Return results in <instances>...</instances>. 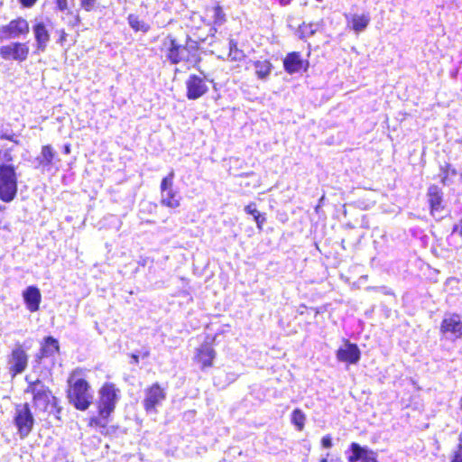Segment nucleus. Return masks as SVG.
I'll return each mask as SVG.
<instances>
[{
  "instance_id": "f257e3e1",
  "label": "nucleus",
  "mask_w": 462,
  "mask_h": 462,
  "mask_svg": "<svg viewBox=\"0 0 462 462\" xmlns=\"http://www.w3.org/2000/svg\"><path fill=\"white\" fill-rule=\"evenodd\" d=\"M120 398V390L114 383H106L98 390V418L92 419L91 425L105 427L108 418L114 412Z\"/></svg>"
},
{
  "instance_id": "f03ea898",
  "label": "nucleus",
  "mask_w": 462,
  "mask_h": 462,
  "mask_svg": "<svg viewBox=\"0 0 462 462\" xmlns=\"http://www.w3.org/2000/svg\"><path fill=\"white\" fill-rule=\"evenodd\" d=\"M79 375H81L80 369H76L70 374L68 380V397L76 409L85 411L90 406L93 395L88 383L82 378H77Z\"/></svg>"
},
{
  "instance_id": "7ed1b4c3",
  "label": "nucleus",
  "mask_w": 462,
  "mask_h": 462,
  "mask_svg": "<svg viewBox=\"0 0 462 462\" xmlns=\"http://www.w3.org/2000/svg\"><path fill=\"white\" fill-rule=\"evenodd\" d=\"M164 45L166 47L165 56L172 64L183 62L186 69H190L196 67L200 60L199 50L194 44L181 46L175 40L169 39Z\"/></svg>"
},
{
  "instance_id": "20e7f679",
  "label": "nucleus",
  "mask_w": 462,
  "mask_h": 462,
  "mask_svg": "<svg viewBox=\"0 0 462 462\" xmlns=\"http://www.w3.org/2000/svg\"><path fill=\"white\" fill-rule=\"evenodd\" d=\"M18 190V178L15 168L12 164H0V199L11 202Z\"/></svg>"
},
{
  "instance_id": "39448f33",
  "label": "nucleus",
  "mask_w": 462,
  "mask_h": 462,
  "mask_svg": "<svg viewBox=\"0 0 462 462\" xmlns=\"http://www.w3.org/2000/svg\"><path fill=\"white\" fill-rule=\"evenodd\" d=\"M14 423L21 439H24L30 434L33 427L34 419L28 404L16 406Z\"/></svg>"
},
{
  "instance_id": "423d86ee",
  "label": "nucleus",
  "mask_w": 462,
  "mask_h": 462,
  "mask_svg": "<svg viewBox=\"0 0 462 462\" xmlns=\"http://www.w3.org/2000/svg\"><path fill=\"white\" fill-rule=\"evenodd\" d=\"M180 196L173 189V173L162 179L161 182V204L169 208H177L180 206Z\"/></svg>"
},
{
  "instance_id": "0eeeda50",
  "label": "nucleus",
  "mask_w": 462,
  "mask_h": 462,
  "mask_svg": "<svg viewBox=\"0 0 462 462\" xmlns=\"http://www.w3.org/2000/svg\"><path fill=\"white\" fill-rule=\"evenodd\" d=\"M216 356L217 352L212 343L204 342L195 349L193 362L200 370L205 371L214 365Z\"/></svg>"
},
{
  "instance_id": "6e6552de",
  "label": "nucleus",
  "mask_w": 462,
  "mask_h": 462,
  "mask_svg": "<svg viewBox=\"0 0 462 462\" xmlns=\"http://www.w3.org/2000/svg\"><path fill=\"white\" fill-rule=\"evenodd\" d=\"M29 46L23 42H11L0 47V57L5 60L22 62L29 55Z\"/></svg>"
},
{
  "instance_id": "1a4fd4ad",
  "label": "nucleus",
  "mask_w": 462,
  "mask_h": 462,
  "mask_svg": "<svg viewBox=\"0 0 462 462\" xmlns=\"http://www.w3.org/2000/svg\"><path fill=\"white\" fill-rule=\"evenodd\" d=\"M337 361L346 365H356L361 357V351L356 344L345 340L336 352Z\"/></svg>"
},
{
  "instance_id": "9d476101",
  "label": "nucleus",
  "mask_w": 462,
  "mask_h": 462,
  "mask_svg": "<svg viewBox=\"0 0 462 462\" xmlns=\"http://www.w3.org/2000/svg\"><path fill=\"white\" fill-rule=\"evenodd\" d=\"M187 97L189 100H196L204 96L208 87L205 76L191 74L186 80Z\"/></svg>"
},
{
  "instance_id": "9b49d317",
  "label": "nucleus",
  "mask_w": 462,
  "mask_h": 462,
  "mask_svg": "<svg viewBox=\"0 0 462 462\" xmlns=\"http://www.w3.org/2000/svg\"><path fill=\"white\" fill-rule=\"evenodd\" d=\"M440 332L451 339L462 337V319L457 314L446 316L440 324Z\"/></svg>"
},
{
  "instance_id": "f8f14e48",
  "label": "nucleus",
  "mask_w": 462,
  "mask_h": 462,
  "mask_svg": "<svg viewBox=\"0 0 462 462\" xmlns=\"http://www.w3.org/2000/svg\"><path fill=\"white\" fill-rule=\"evenodd\" d=\"M29 32V24L26 20L18 18L6 25L0 26V40L17 38Z\"/></svg>"
},
{
  "instance_id": "ddd939ff",
  "label": "nucleus",
  "mask_w": 462,
  "mask_h": 462,
  "mask_svg": "<svg viewBox=\"0 0 462 462\" xmlns=\"http://www.w3.org/2000/svg\"><path fill=\"white\" fill-rule=\"evenodd\" d=\"M33 394L34 406L42 411H45L53 398L51 391L40 382H36L30 386Z\"/></svg>"
},
{
  "instance_id": "4468645a",
  "label": "nucleus",
  "mask_w": 462,
  "mask_h": 462,
  "mask_svg": "<svg viewBox=\"0 0 462 462\" xmlns=\"http://www.w3.org/2000/svg\"><path fill=\"white\" fill-rule=\"evenodd\" d=\"M165 399L164 390L157 383L145 390L143 407L147 412L155 411L156 406Z\"/></svg>"
},
{
  "instance_id": "2eb2a0df",
  "label": "nucleus",
  "mask_w": 462,
  "mask_h": 462,
  "mask_svg": "<svg viewBox=\"0 0 462 462\" xmlns=\"http://www.w3.org/2000/svg\"><path fill=\"white\" fill-rule=\"evenodd\" d=\"M22 297L26 309L33 313L40 310L42 302V293L38 287L31 285L26 287L23 292Z\"/></svg>"
},
{
  "instance_id": "dca6fc26",
  "label": "nucleus",
  "mask_w": 462,
  "mask_h": 462,
  "mask_svg": "<svg viewBox=\"0 0 462 462\" xmlns=\"http://www.w3.org/2000/svg\"><path fill=\"white\" fill-rule=\"evenodd\" d=\"M283 67L286 72L293 74L300 71L301 69L306 70L309 67V62L302 60L300 53L291 52L284 58Z\"/></svg>"
},
{
  "instance_id": "f3484780",
  "label": "nucleus",
  "mask_w": 462,
  "mask_h": 462,
  "mask_svg": "<svg viewBox=\"0 0 462 462\" xmlns=\"http://www.w3.org/2000/svg\"><path fill=\"white\" fill-rule=\"evenodd\" d=\"M10 364L11 371L14 373V374H20L26 368L27 355L21 346H18L13 350Z\"/></svg>"
},
{
  "instance_id": "a211bd4d",
  "label": "nucleus",
  "mask_w": 462,
  "mask_h": 462,
  "mask_svg": "<svg viewBox=\"0 0 462 462\" xmlns=\"http://www.w3.org/2000/svg\"><path fill=\"white\" fill-rule=\"evenodd\" d=\"M255 76L260 80H266L272 73L273 64L267 59H258L252 61Z\"/></svg>"
},
{
  "instance_id": "6ab92c4d",
  "label": "nucleus",
  "mask_w": 462,
  "mask_h": 462,
  "mask_svg": "<svg viewBox=\"0 0 462 462\" xmlns=\"http://www.w3.org/2000/svg\"><path fill=\"white\" fill-rule=\"evenodd\" d=\"M348 25L356 33H359L365 30L370 23V17L365 14H355L352 15H346Z\"/></svg>"
},
{
  "instance_id": "aec40b11",
  "label": "nucleus",
  "mask_w": 462,
  "mask_h": 462,
  "mask_svg": "<svg viewBox=\"0 0 462 462\" xmlns=\"http://www.w3.org/2000/svg\"><path fill=\"white\" fill-rule=\"evenodd\" d=\"M33 32L37 42V50L43 51L50 40L48 30L43 23H37L33 26Z\"/></svg>"
},
{
  "instance_id": "412c9836",
  "label": "nucleus",
  "mask_w": 462,
  "mask_h": 462,
  "mask_svg": "<svg viewBox=\"0 0 462 462\" xmlns=\"http://www.w3.org/2000/svg\"><path fill=\"white\" fill-rule=\"evenodd\" d=\"M428 198L431 214L435 217L436 214L442 209V197L439 189L437 186L430 187L428 190Z\"/></svg>"
},
{
  "instance_id": "4be33fe9",
  "label": "nucleus",
  "mask_w": 462,
  "mask_h": 462,
  "mask_svg": "<svg viewBox=\"0 0 462 462\" xmlns=\"http://www.w3.org/2000/svg\"><path fill=\"white\" fill-rule=\"evenodd\" d=\"M55 156V152L51 145H43L42 147L41 154L37 157L39 165L46 168L51 165Z\"/></svg>"
},
{
  "instance_id": "5701e85b",
  "label": "nucleus",
  "mask_w": 462,
  "mask_h": 462,
  "mask_svg": "<svg viewBox=\"0 0 462 462\" xmlns=\"http://www.w3.org/2000/svg\"><path fill=\"white\" fill-rule=\"evenodd\" d=\"M60 351V345L57 339L52 337H47L42 346V353L43 356H51L58 354Z\"/></svg>"
},
{
  "instance_id": "b1692460",
  "label": "nucleus",
  "mask_w": 462,
  "mask_h": 462,
  "mask_svg": "<svg viewBox=\"0 0 462 462\" xmlns=\"http://www.w3.org/2000/svg\"><path fill=\"white\" fill-rule=\"evenodd\" d=\"M370 449L365 447H361L357 443H352L350 445L351 454L347 457L348 462H362L364 457L368 454Z\"/></svg>"
},
{
  "instance_id": "393cba45",
  "label": "nucleus",
  "mask_w": 462,
  "mask_h": 462,
  "mask_svg": "<svg viewBox=\"0 0 462 462\" xmlns=\"http://www.w3.org/2000/svg\"><path fill=\"white\" fill-rule=\"evenodd\" d=\"M321 23H303L299 27L301 38H307L314 35L320 28Z\"/></svg>"
},
{
  "instance_id": "a878e982",
  "label": "nucleus",
  "mask_w": 462,
  "mask_h": 462,
  "mask_svg": "<svg viewBox=\"0 0 462 462\" xmlns=\"http://www.w3.org/2000/svg\"><path fill=\"white\" fill-rule=\"evenodd\" d=\"M128 23L131 28L135 32H147L150 29V25L147 23L134 14L129 15Z\"/></svg>"
},
{
  "instance_id": "bb28decb",
  "label": "nucleus",
  "mask_w": 462,
  "mask_h": 462,
  "mask_svg": "<svg viewBox=\"0 0 462 462\" xmlns=\"http://www.w3.org/2000/svg\"><path fill=\"white\" fill-rule=\"evenodd\" d=\"M291 423L295 426L297 430L301 431L305 427L306 422V415L300 409H295L291 412Z\"/></svg>"
},
{
  "instance_id": "cd10ccee",
  "label": "nucleus",
  "mask_w": 462,
  "mask_h": 462,
  "mask_svg": "<svg viewBox=\"0 0 462 462\" xmlns=\"http://www.w3.org/2000/svg\"><path fill=\"white\" fill-rule=\"evenodd\" d=\"M245 211L252 215L254 217V219L257 225V227L259 229H262L263 225L265 221V218L261 215V213L257 210L256 205L254 203H250L247 206L245 207Z\"/></svg>"
},
{
  "instance_id": "c85d7f7f",
  "label": "nucleus",
  "mask_w": 462,
  "mask_h": 462,
  "mask_svg": "<svg viewBox=\"0 0 462 462\" xmlns=\"http://www.w3.org/2000/svg\"><path fill=\"white\" fill-rule=\"evenodd\" d=\"M207 14L212 18L214 23H222L224 21L225 14L219 6H213L207 10Z\"/></svg>"
},
{
  "instance_id": "c756f323",
  "label": "nucleus",
  "mask_w": 462,
  "mask_h": 462,
  "mask_svg": "<svg viewBox=\"0 0 462 462\" xmlns=\"http://www.w3.org/2000/svg\"><path fill=\"white\" fill-rule=\"evenodd\" d=\"M244 58V53L242 51L238 50L236 46H230V51L228 54V59L233 61H240Z\"/></svg>"
},
{
  "instance_id": "7c9ffc66",
  "label": "nucleus",
  "mask_w": 462,
  "mask_h": 462,
  "mask_svg": "<svg viewBox=\"0 0 462 462\" xmlns=\"http://www.w3.org/2000/svg\"><path fill=\"white\" fill-rule=\"evenodd\" d=\"M459 442L457 449L454 451L451 462H462V432L459 435Z\"/></svg>"
},
{
  "instance_id": "2f4dec72",
  "label": "nucleus",
  "mask_w": 462,
  "mask_h": 462,
  "mask_svg": "<svg viewBox=\"0 0 462 462\" xmlns=\"http://www.w3.org/2000/svg\"><path fill=\"white\" fill-rule=\"evenodd\" d=\"M79 4L85 11L89 12L95 8L97 0H79Z\"/></svg>"
},
{
  "instance_id": "473e14b6",
  "label": "nucleus",
  "mask_w": 462,
  "mask_h": 462,
  "mask_svg": "<svg viewBox=\"0 0 462 462\" xmlns=\"http://www.w3.org/2000/svg\"><path fill=\"white\" fill-rule=\"evenodd\" d=\"M332 439L329 435H326L321 439V446L324 448H330L332 447Z\"/></svg>"
},
{
  "instance_id": "72a5a7b5",
  "label": "nucleus",
  "mask_w": 462,
  "mask_h": 462,
  "mask_svg": "<svg viewBox=\"0 0 462 462\" xmlns=\"http://www.w3.org/2000/svg\"><path fill=\"white\" fill-rule=\"evenodd\" d=\"M449 174L455 175L456 171H455L454 169H451L449 166H448L447 169L445 170V176L442 177V181H443L444 184L448 183V176H449Z\"/></svg>"
},
{
  "instance_id": "f704fd0d",
  "label": "nucleus",
  "mask_w": 462,
  "mask_h": 462,
  "mask_svg": "<svg viewBox=\"0 0 462 462\" xmlns=\"http://www.w3.org/2000/svg\"><path fill=\"white\" fill-rule=\"evenodd\" d=\"M362 462H378L376 458V454L370 450L368 454L364 457Z\"/></svg>"
},
{
  "instance_id": "c9c22d12",
  "label": "nucleus",
  "mask_w": 462,
  "mask_h": 462,
  "mask_svg": "<svg viewBox=\"0 0 462 462\" xmlns=\"http://www.w3.org/2000/svg\"><path fill=\"white\" fill-rule=\"evenodd\" d=\"M58 8L60 11L66 10L68 8V0H56Z\"/></svg>"
},
{
  "instance_id": "e433bc0d",
  "label": "nucleus",
  "mask_w": 462,
  "mask_h": 462,
  "mask_svg": "<svg viewBox=\"0 0 462 462\" xmlns=\"http://www.w3.org/2000/svg\"><path fill=\"white\" fill-rule=\"evenodd\" d=\"M19 1L24 7H31L36 3L37 0H19Z\"/></svg>"
},
{
  "instance_id": "4c0bfd02",
  "label": "nucleus",
  "mask_w": 462,
  "mask_h": 462,
  "mask_svg": "<svg viewBox=\"0 0 462 462\" xmlns=\"http://www.w3.org/2000/svg\"><path fill=\"white\" fill-rule=\"evenodd\" d=\"M66 39H67V33H66L63 30H61V31L60 32V39H59V42H60V44H63V43H64V42L66 41Z\"/></svg>"
},
{
  "instance_id": "58836bf2",
  "label": "nucleus",
  "mask_w": 462,
  "mask_h": 462,
  "mask_svg": "<svg viewBox=\"0 0 462 462\" xmlns=\"http://www.w3.org/2000/svg\"><path fill=\"white\" fill-rule=\"evenodd\" d=\"M320 462H342L340 457L331 458L328 460L327 457H324L320 460Z\"/></svg>"
},
{
  "instance_id": "ea45409f",
  "label": "nucleus",
  "mask_w": 462,
  "mask_h": 462,
  "mask_svg": "<svg viewBox=\"0 0 462 462\" xmlns=\"http://www.w3.org/2000/svg\"><path fill=\"white\" fill-rule=\"evenodd\" d=\"M0 138H5V139H7V140H10V141L15 143L16 144L19 143V142L17 140L14 139L13 136H8V135H4L3 134V135H0Z\"/></svg>"
},
{
  "instance_id": "a19ab883",
  "label": "nucleus",
  "mask_w": 462,
  "mask_h": 462,
  "mask_svg": "<svg viewBox=\"0 0 462 462\" xmlns=\"http://www.w3.org/2000/svg\"><path fill=\"white\" fill-rule=\"evenodd\" d=\"M291 0H280V4L283 6L288 5Z\"/></svg>"
},
{
  "instance_id": "79ce46f5",
  "label": "nucleus",
  "mask_w": 462,
  "mask_h": 462,
  "mask_svg": "<svg viewBox=\"0 0 462 462\" xmlns=\"http://www.w3.org/2000/svg\"><path fill=\"white\" fill-rule=\"evenodd\" d=\"M64 152H65L66 154L70 153V145H69V144L65 145V147H64Z\"/></svg>"
},
{
  "instance_id": "37998d69",
  "label": "nucleus",
  "mask_w": 462,
  "mask_h": 462,
  "mask_svg": "<svg viewBox=\"0 0 462 462\" xmlns=\"http://www.w3.org/2000/svg\"><path fill=\"white\" fill-rule=\"evenodd\" d=\"M5 157H6V161H11L12 160V157L9 154H5Z\"/></svg>"
},
{
  "instance_id": "c03bdc74",
  "label": "nucleus",
  "mask_w": 462,
  "mask_h": 462,
  "mask_svg": "<svg viewBox=\"0 0 462 462\" xmlns=\"http://www.w3.org/2000/svg\"><path fill=\"white\" fill-rule=\"evenodd\" d=\"M459 403H460V408L462 409V397H461V399L459 401Z\"/></svg>"
}]
</instances>
